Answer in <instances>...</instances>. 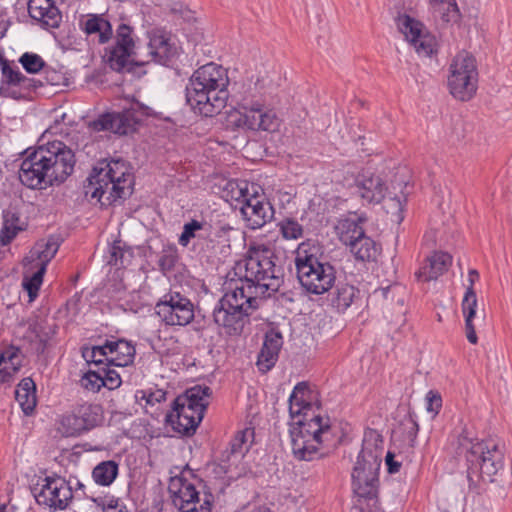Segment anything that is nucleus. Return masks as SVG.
I'll return each instance as SVG.
<instances>
[{
  "label": "nucleus",
  "mask_w": 512,
  "mask_h": 512,
  "mask_svg": "<svg viewBox=\"0 0 512 512\" xmlns=\"http://www.w3.org/2000/svg\"><path fill=\"white\" fill-rule=\"evenodd\" d=\"M239 277L218 301L213 320L228 336H239L250 316L259 308L260 300L277 292L284 282L282 260L266 245L249 247L245 257L234 267Z\"/></svg>",
  "instance_id": "1"
},
{
  "label": "nucleus",
  "mask_w": 512,
  "mask_h": 512,
  "mask_svg": "<svg viewBox=\"0 0 512 512\" xmlns=\"http://www.w3.org/2000/svg\"><path fill=\"white\" fill-rule=\"evenodd\" d=\"M312 391L305 382L298 383L289 397L291 419V448L293 456L300 461H313L323 456L320 447L330 426L320 415L312 410Z\"/></svg>",
  "instance_id": "2"
},
{
  "label": "nucleus",
  "mask_w": 512,
  "mask_h": 512,
  "mask_svg": "<svg viewBox=\"0 0 512 512\" xmlns=\"http://www.w3.org/2000/svg\"><path fill=\"white\" fill-rule=\"evenodd\" d=\"M73 150L61 141H51L28 149L19 170V179L31 189H46L64 183L73 173Z\"/></svg>",
  "instance_id": "3"
},
{
  "label": "nucleus",
  "mask_w": 512,
  "mask_h": 512,
  "mask_svg": "<svg viewBox=\"0 0 512 512\" xmlns=\"http://www.w3.org/2000/svg\"><path fill=\"white\" fill-rule=\"evenodd\" d=\"M228 72L213 62L198 68L186 86V101L194 112L213 117L221 112L229 97Z\"/></svg>",
  "instance_id": "4"
},
{
  "label": "nucleus",
  "mask_w": 512,
  "mask_h": 512,
  "mask_svg": "<svg viewBox=\"0 0 512 512\" xmlns=\"http://www.w3.org/2000/svg\"><path fill=\"white\" fill-rule=\"evenodd\" d=\"M134 178L123 160H103L92 170L84 184L85 196L110 205L131 195Z\"/></svg>",
  "instance_id": "5"
},
{
  "label": "nucleus",
  "mask_w": 512,
  "mask_h": 512,
  "mask_svg": "<svg viewBox=\"0 0 512 512\" xmlns=\"http://www.w3.org/2000/svg\"><path fill=\"white\" fill-rule=\"evenodd\" d=\"M315 246L302 242L297 249L295 266L301 286L310 294L328 292L336 281V269L328 261L317 257Z\"/></svg>",
  "instance_id": "6"
},
{
  "label": "nucleus",
  "mask_w": 512,
  "mask_h": 512,
  "mask_svg": "<svg viewBox=\"0 0 512 512\" xmlns=\"http://www.w3.org/2000/svg\"><path fill=\"white\" fill-rule=\"evenodd\" d=\"M469 446L466 447L467 478L470 487L474 484L473 475L482 480L493 481L499 470L504 466L503 447L493 439L473 441L464 438Z\"/></svg>",
  "instance_id": "7"
},
{
  "label": "nucleus",
  "mask_w": 512,
  "mask_h": 512,
  "mask_svg": "<svg viewBox=\"0 0 512 512\" xmlns=\"http://www.w3.org/2000/svg\"><path fill=\"white\" fill-rule=\"evenodd\" d=\"M448 87L450 93L461 101L470 100L476 93L478 69L476 59L466 51L459 52L449 66Z\"/></svg>",
  "instance_id": "8"
},
{
  "label": "nucleus",
  "mask_w": 512,
  "mask_h": 512,
  "mask_svg": "<svg viewBox=\"0 0 512 512\" xmlns=\"http://www.w3.org/2000/svg\"><path fill=\"white\" fill-rule=\"evenodd\" d=\"M168 491L173 504L181 512H211L214 501L212 493H201L194 484L183 477H172Z\"/></svg>",
  "instance_id": "9"
},
{
  "label": "nucleus",
  "mask_w": 512,
  "mask_h": 512,
  "mask_svg": "<svg viewBox=\"0 0 512 512\" xmlns=\"http://www.w3.org/2000/svg\"><path fill=\"white\" fill-rule=\"evenodd\" d=\"M156 314L169 326H186L194 319V305L178 291H169L155 306Z\"/></svg>",
  "instance_id": "10"
},
{
  "label": "nucleus",
  "mask_w": 512,
  "mask_h": 512,
  "mask_svg": "<svg viewBox=\"0 0 512 512\" xmlns=\"http://www.w3.org/2000/svg\"><path fill=\"white\" fill-rule=\"evenodd\" d=\"M32 494L39 505L53 510L65 509L73 497L72 488L61 477H45L32 488Z\"/></svg>",
  "instance_id": "11"
},
{
  "label": "nucleus",
  "mask_w": 512,
  "mask_h": 512,
  "mask_svg": "<svg viewBox=\"0 0 512 512\" xmlns=\"http://www.w3.org/2000/svg\"><path fill=\"white\" fill-rule=\"evenodd\" d=\"M381 461L369 458L357 457L352 471V486L354 493L365 499H373L378 492V472Z\"/></svg>",
  "instance_id": "12"
},
{
  "label": "nucleus",
  "mask_w": 512,
  "mask_h": 512,
  "mask_svg": "<svg viewBox=\"0 0 512 512\" xmlns=\"http://www.w3.org/2000/svg\"><path fill=\"white\" fill-rule=\"evenodd\" d=\"M397 26L419 56L429 57L436 52V38L425 28L423 23L404 14L398 16Z\"/></svg>",
  "instance_id": "13"
},
{
  "label": "nucleus",
  "mask_w": 512,
  "mask_h": 512,
  "mask_svg": "<svg viewBox=\"0 0 512 512\" xmlns=\"http://www.w3.org/2000/svg\"><path fill=\"white\" fill-rule=\"evenodd\" d=\"M252 194L245 198V203L241 205L240 211L247 227L250 229L262 228L274 216L273 206L263 194H259V187L251 185Z\"/></svg>",
  "instance_id": "14"
},
{
  "label": "nucleus",
  "mask_w": 512,
  "mask_h": 512,
  "mask_svg": "<svg viewBox=\"0 0 512 512\" xmlns=\"http://www.w3.org/2000/svg\"><path fill=\"white\" fill-rule=\"evenodd\" d=\"M134 47L132 28L126 24H120L116 31V43L109 50V66L117 72L123 71L134 62L132 59V56L136 55Z\"/></svg>",
  "instance_id": "15"
},
{
  "label": "nucleus",
  "mask_w": 512,
  "mask_h": 512,
  "mask_svg": "<svg viewBox=\"0 0 512 512\" xmlns=\"http://www.w3.org/2000/svg\"><path fill=\"white\" fill-rule=\"evenodd\" d=\"M354 190L363 204H379L386 196L387 185L381 176L365 171L356 176Z\"/></svg>",
  "instance_id": "16"
},
{
  "label": "nucleus",
  "mask_w": 512,
  "mask_h": 512,
  "mask_svg": "<svg viewBox=\"0 0 512 512\" xmlns=\"http://www.w3.org/2000/svg\"><path fill=\"white\" fill-rule=\"evenodd\" d=\"M241 109L247 110L249 114L250 131L273 133L279 130L281 119L273 109L265 106V102L252 103L246 100Z\"/></svg>",
  "instance_id": "17"
},
{
  "label": "nucleus",
  "mask_w": 512,
  "mask_h": 512,
  "mask_svg": "<svg viewBox=\"0 0 512 512\" xmlns=\"http://www.w3.org/2000/svg\"><path fill=\"white\" fill-rule=\"evenodd\" d=\"M136 120L131 111L122 113H104L88 124L94 132L111 131L119 135H127L135 128Z\"/></svg>",
  "instance_id": "18"
},
{
  "label": "nucleus",
  "mask_w": 512,
  "mask_h": 512,
  "mask_svg": "<svg viewBox=\"0 0 512 512\" xmlns=\"http://www.w3.org/2000/svg\"><path fill=\"white\" fill-rule=\"evenodd\" d=\"M148 38V55L151 60L165 65L176 55L175 44L164 30L153 29L148 32Z\"/></svg>",
  "instance_id": "19"
},
{
  "label": "nucleus",
  "mask_w": 512,
  "mask_h": 512,
  "mask_svg": "<svg viewBox=\"0 0 512 512\" xmlns=\"http://www.w3.org/2000/svg\"><path fill=\"white\" fill-rule=\"evenodd\" d=\"M273 87L272 79L269 77L268 73H259L256 77L253 75L250 78H247L246 82L242 84L241 90L239 93V102L238 105L240 108L244 107V103L246 100L251 101L252 103H263L265 99L263 96L269 92V90Z\"/></svg>",
  "instance_id": "20"
},
{
  "label": "nucleus",
  "mask_w": 512,
  "mask_h": 512,
  "mask_svg": "<svg viewBox=\"0 0 512 512\" xmlns=\"http://www.w3.org/2000/svg\"><path fill=\"white\" fill-rule=\"evenodd\" d=\"M203 416L193 411L192 408L177 406L173 403V411L167 415V422L173 429L186 436L193 435L201 423Z\"/></svg>",
  "instance_id": "21"
},
{
  "label": "nucleus",
  "mask_w": 512,
  "mask_h": 512,
  "mask_svg": "<svg viewBox=\"0 0 512 512\" xmlns=\"http://www.w3.org/2000/svg\"><path fill=\"white\" fill-rule=\"evenodd\" d=\"M28 12L44 28H58L62 15L53 0H29Z\"/></svg>",
  "instance_id": "22"
},
{
  "label": "nucleus",
  "mask_w": 512,
  "mask_h": 512,
  "mask_svg": "<svg viewBox=\"0 0 512 512\" xmlns=\"http://www.w3.org/2000/svg\"><path fill=\"white\" fill-rule=\"evenodd\" d=\"M253 436L254 431L251 429H244L235 434L229 444V448L222 454L223 467L225 468L226 473L232 472L231 466L239 462L244 457L245 453L249 449Z\"/></svg>",
  "instance_id": "23"
},
{
  "label": "nucleus",
  "mask_w": 512,
  "mask_h": 512,
  "mask_svg": "<svg viewBox=\"0 0 512 512\" xmlns=\"http://www.w3.org/2000/svg\"><path fill=\"white\" fill-rule=\"evenodd\" d=\"M282 344V335L279 331L272 329L265 334V339L257 359V366L260 371L267 372L274 367Z\"/></svg>",
  "instance_id": "24"
},
{
  "label": "nucleus",
  "mask_w": 512,
  "mask_h": 512,
  "mask_svg": "<svg viewBox=\"0 0 512 512\" xmlns=\"http://www.w3.org/2000/svg\"><path fill=\"white\" fill-rule=\"evenodd\" d=\"M452 257L445 252H435L426 259L423 266L415 273L418 281L428 282L437 279L448 270Z\"/></svg>",
  "instance_id": "25"
},
{
  "label": "nucleus",
  "mask_w": 512,
  "mask_h": 512,
  "mask_svg": "<svg viewBox=\"0 0 512 512\" xmlns=\"http://www.w3.org/2000/svg\"><path fill=\"white\" fill-rule=\"evenodd\" d=\"M210 395V387L196 385L187 389L185 394L178 396L174 402L177 406L187 407L189 405V408H192L194 412L204 416Z\"/></svg>",
  "instance_id": "26"
},
{
  "label": "nucleus",
  "mask_w": 512,
  "mask_h": 512,
  "mask_svg": "<svg viewBox=\"0 0 512 512\" xmlns=\"http://www.w3.org/2000/svg\"><path fill=\"white\" fill-rule=\"evenodd\" d=\"M365 221L366 218L362 216H354L341 219L336 226L340 241L348 247L357 241L360 237L364 236L366 233L362 224Z\"/></svg>",
  "instance_id": "27"
},
{
  "label": "nucleus",
  "mask_w": 512,
  "mask_h": 512,
  "mask_svg": "<svg viewBox=\"0 0 512 512\" xmlns=\"http://www.w3.org/2000/svg\"><path fill=\"white\" fill-rule=\"evenodd\" d=\"M80 28L87 34H97L99 43L108 42L112 36V26L102 15L89 14L79 21Z\"/></svg>",
  "instance_id": "28"
},
{
  "label": "nucleus",
  "mask_w": 512,
  "mask_h": 512,
  "mask_svg": "<svg viewBox=\"0 0 512 512\" xmlns=\"http://www.w3.org/2000/svg\"><path fill=\"white\" fill-rule=\"evenodd\" d=\"M108 347L109 364L117 367H126L133 363L135 347L126 340L106 341Z\"/></svg>",
  "instance_id": "29"
},
{
  "label": "nucleus",
  "mask_w": 512,
  "mask_h": 512,
  "mask_svg": "<svg viewBox=\"0 0 512 512\" xmlns=\"http://www.w3.org/2000/svg\"><path fill=\"white\" fill-rule=\"evenodd\" d=\"M15 398L25 415H31L36 407V385L32 378H23L15 390Z\"/></svg>",
  "instance_id": "30"
},
{
  "label": "nucleus",
  "mask_w": 512,
  "mask_h": 512,
  "mask_svg": "<svg viewBox=\"0 0 512 512\" xmlns=\"http://www.w3.org/2000/svg\"><path fill=\"white\" fill-rule=\"evenodd\" d=\"M477 297L474 288L467 287L464 298L462 300V312L465 317V330L466 337L471 344H476L478 341L475 327L473 325V318L476 314Z\"/></svg>",
  "instance_id": "31"
},
{
  "label": "nucleus",
  "mask_w": 512,
  "mask_h": 512,
  "mask_svg": "<svg viewBox=\"0 0 512 512\" xmlns=\"http://www.w3.org/2000/svg\"><path fill=\"white\" fill-rule=\"evenodd\" d=\"M348 248L355 259L362 262L375 261L381 251L380 245L366 234L348 246Z\"/></svg>",
  "instance_id": "32"
},
{
  "label": "nucleus",
  "mask_w": 512,
  "mask_h": 512,
  "mask_svg": "<svg viewBox=\"0 0 512 512\" xmlns=\"http://www.w3.org/2000/svg\"><path fill=\"white\" fill-rule=\"evenodd\" d=\"M383 455V437L375 429H367L364 432L362 441V449L359 457L369 458L370 456L375 460L382 461Z\"/></svg>",
  "instance_id": "33"
},
{
  "label": "nucleus",
  "mask_w": 512,
  "mask_h": 512,
  "mask_svg": "<svg viewBox=\"0 0 512 512\" xmlns=\"http://www.w3.org/2000/svg\"><path fill=\"white\" fill-rule=\"evenodd\" d=\"M58 249L59 243L57 239L51 237L46 241L41 240L36 243L26 260L47 266L56 255Z\"/></svg>",
  "instance_id": "34"
},
{
  "label": "nucleus",
  "mask_w": 512,
  "mask_h": 512,
  "mask_svg": "<svg viewBox=\"0 0 512 512\" xmlns=\"http://www.w3.org/2000/svg\"><path fill=\"white\" fill-rule=\"evenodd\" d=\"M359 290L354 286L343 283L336 286L330 294V303L338 312H345L355 300Z\"/></svg>",
  "instance_id": "35"
},
{
  "label": "nucleus",
  "mask_w": 512,
  "mask_h": 512,
  "mask_svg": "<svg viewBox=\"0 0 512 512\" xmlns=\"http://www.w3.org/2000/svg\"><path fill=\"white\" fill-rule=\"evenodd\" d=\"M119 465L114 460H106L97 464L92 471V478L100 486H110L116 479Z\"/></svg>",
  "instance_id": "36"
},
{
  "label": "nucleus",
  "mask_w": 512,
  "mask_h": 512,
  "mask_svg": "<svg viewBox=\"0 0 512 512\" xmlns=\"http://www.w3.org/2000/svg\"><path fill=\"white\" fill-rule=\"evenodd\" d=\"M22 229L18 214L12 210H5L3 212V226L0 230V244L8 245Z\"/></svg>",
  "instance_id": "37"
},
{
  "label": "nucleus",
  "mask_w": 512,
  "mask_h": 512,
  "mask_svg": "<svg viewBox=\"0 0 512 512\" xmlns=\"http://www.w3.org/2000/svg\"><path fill=\"white\" fill-rule=\"evenodd\" d=\"M0 66L2 72V86L0 87L1 95H8L12 89L16 88L22 72L18 66L11 65L8 60L0 56Z\"/></svg>",
  "instance_id": "38"
},
{
  "label": "nucleus",
  "mask_w": 512,
  "mask_h": 512,
  "mask_svg": "<svg viewBox=\"0 0 512 512\" xmlns=\"http://www.w3.org/2000/svg\"><path fill=\"white\" fill-rule=\"evenodd\" d=\"M24 355L21 349L14 345H6L0 348V366H13L14 371H20L23 365Z\"/></svg>",
  "instance_id": "39"
},
{
  "label": "nucleus",
  "mask_w": 512,
  "mask_h": 512,
  "mask_svg": "<svg viewBox=\"0 0 512 512\" xmlns=\"http://www.w3.org/2000/svg\"><path fill=\"white\" fill-rule=\"evenodd\" d=\"M80 418L85 431L95 427L100 421V407L97 405L84 404L75 411Z\"/></svg>",
  "instance_id": "40"
},
{
  "label": "nucleus",
  "mask_w": 512,
  "mask_h": 512,
  "mask_svg": "<svg viewBox=\"0 0 512 512\" xmlns=\"http://www.w3.org/2000/svg\"><path fill=\"white\" fill-rule=\"evenodd\" d=\"M279 231L286 240H298L304 235L303 226L294 218L285 217L278 223Z\"/></svg>",
  "instance_id": "41"
},
{
  "label": "nucleus",
  "mask_w": 512,
  "mask_h": 512,
  "mask_svg": "<svg viewBox=\"0 0 512 512\" xmlns=\"http://www.w3.org/2000/svg\"><path fill=\"white\" fill-rule=\"evenodd\" d=\"M108 347L106 343L102 346H94L92 348H83L82 356L88 363H93L96 366L101 367L109 363Z\"/></svg>",
  "instance_id": "42"
},
{
  "label": "nucleus",
  "mask_w": 512,
  "mask_h": 512,
  "mask_svg": "<svg viewBox=\"0 0 512 512\" xmlns=\"http://www.w3.org/2000/svg\"><path fill=\"white\" fill-rule=\"evenodd\" d=\"M251 185L246 181H229L226 184L225 190L230 195L232 200H235L242 205L245 203V198L252 194Z\"/></svg>",
  "instance_id": "43"
},
{
  "label": "nucleus",
  "mask_w": 512,
  "mask_h": 512,
  "mask_svg": "<svg viewBox=\"0 0 512 512\" xmlns=\"http://www.w3.org/2000/svg\"><path fill=\"white\" fill-rule=\"evenodd\" d=\"M59 429L62 434L67 437L76 436L85 431L84 426L82 425L81 420L78 418L76 412L64 415L61 418Z\"/></svg>",
  "instance_id": "44"
},
{
  "label": "nucleus",
  "mask_w": 512,
  "mask_h": 512,
  "mask_svg": "<svg viewBox=\"0 0 512 512\" xmlns=\"http://www.w3.org/2000/svg\"><path fill=\"white\" fill-rule=\"evenodd\" d=\"M44 82L41 79H35L31 77L25 76L23 73L19 79V82L16 88H19V91L12 90L8 92V95L13 98L25 97L26 94L31 91L37 90L39 87H42Z\"/></svg>",
  "instance_id": "45"
},
{
  "label": "nucleus",
  "mask_w": 512,
  "mask_h": 512,
  "mask_svg": "<svg viewBox=\"0 0 512 512\" xmlns=\"http://www.w3.org/2000/svg\"><path fill=\"white\" fill-rule=\"evenodd\" d=\"M249 114L247 110L235 109L227 116V126L232 129H242L250 131Z\"/></svg>",
  "instance_id": "46"
},
{
  "label": "nucleus",
  "mask_w": 512,
  "mask_h": 512,
  "mask_svg": "<svg viewBox=\"0 0 512 512\" xmlns=\"http://www.w3.org/2000/svg\"><path fill=\"white\" fill-rule=\"evenodd\" d=\"M406 202V194L401 192V196L395 195L386 200L384 208L388 214L396 217V221L400 222L403 220V208Z\"/></svg>",
  "instance_id": "47"
},
{
  "label": "nucleus",
  "mask_w": 512,
  "mask_h": 512,
  "mask_svg": "<svg viewBox=\"0 0 512 512\" xmlns=\"http://www.w3.org/2000/svg\"><path fill=\"white\" fill-rule=\"evenodd\" d=\"M104 384L100 368L88 371L81 379V385L92 392H98Z\"/></svg>",
  "instance_id": "48"
},
{
  "label": "nucleus",
  "mask_w": 512,
  "mask_h": 512,
  "mask_svg": "<svg viewBox=\"0 0 512 512\" xmlns=\"http://www.w3.org/2000/svg\"><path fill=\"white\" fill-rule=\"evenodd\" d=\"M200 230H202V222L198 220L193 219L190 222L185 223L183 231L179 236L178 243L183 247H187L191 239L196 238V234L197 232H200Z\"/></svg>",
  "instance_id": "49"
},
{
  "label": "nucleus",
  "mask_w": 512,
  "mask_h": 512,
  "mask_svg": "<svg viewBox=\"0 0 512 512\" xmlns=\"http://www.w3.org/2000/svg\"><path fill=\"white\" fill-rule=\"evenodd\" d=\"M19 62L28 73H37L45 65L43 59L39 55L33 53H24L20 57Z\"/></svg>",
  "instance_id": "50"
},
{
  "label": "nucleus",
  "mask_w": 512,
  "mask_h": 512,
  "mask_svg": "<svg viewBox=\"0 0 512 512\" xmlns=\"http://www.w3.org/2000/svg\"><path fill=\"white\" fill-rule=\"evenodd\" d=\"M111 365L112 364L107 363L99 368L102 379L105 382L104 386L109 389H115L121 385V377L116 370L110 368Z\"/></svg>",
  "instance_id": "51"
},
{
  "label": "nucleus",
  "mask_w": 512,
  "mask_h": 512,
  "mask_svg": "<svg viewBox=\"0 0 512 512\" xmlns=\"http://www.w3.org/2000/svg\"><path fill=\"white\" fill-rule=\"evenodd\" d=\"M435 4H446L447 10L442 13L444 22H457L460 19V11L456 0H431Z\"/></svg>",
  "instance_id": "52"
},
{
  "label": "nucleus",
  "mask_w": 512,
  "mask_h": 512,
  "mask_svg": "<svg viewBox=\"0 0 512 512\" xmlns=\"http://www.w3.org/2000/svg\"><path fill=\"white\" fill-rule=\"evenodd\" d=\"M178 260L176 250H164L158 259V265L163 272L171 271Z\"/></svg>",
  "instance_id": "53"
},
{
  "label": "nucleus",
  "mask_w": 512,
  "mask_h": 512,
  "mask_svg": "<svg viewBox=\"0 0 512 512\" xmlns=\"http://www.w3.org/2000/svg\"><path fill=\"white\" fill-rule=\"evenodd\" d=\"M22 285H23V288L28 293L29 301H33L37 297V295H38V291H39V289L41 287V284L39 282H37L36 280H34L29 275V270L28 269H27V271L24 274Z\"/></svg>",
  "instance_id": "54"
},
{
  "label": "nucleus",
  "mask_w": 512,
  "mask_h": 512,
  "mask_svg": "<svg viewBox=\"0 0 512 512\" xmlns=\"http://www.w3.org/2000/svg\"><path fill=\"white\" fill-rule=\"evenodd\" d=\"M427 400V410L429 412H433L434 414H437L439 412V409L442 406V399L438 392L435 391H429L426 395Z\"/></svg>",
  "instance_id": "55"
},
{
  "label": "nucleus",
  "mask_w": 512,
  "mask_h": 512,
  "mask_svg": "<svg viewBox=\"0 0 512 512\" xmlns=\"http://www.w3.org/2000/svg\"><path fill=\"white\" fill-rule=\"evenodd\" d=\"M31 266L28 268L29 275L42 285L43 277L46 272L47 266L38 264L37 262H30Z\"/></svg>",
  "instance_id": "56"
},
{
  "label": "nucleus",
  "mask_w": 512,
  "mask_h": 512,
  "mask_svg": "<svg viewBox=\"0 0 512 512\" xmlns=\"http://www.w3.org/2000/svg\"><path fill=\"white\" fill-rule=\"evenodd\" d=\"M18 372L13 370V366H0V384L11 383Z\"/></svg>",
  "instance_id": "57"
},
{
  "label": "nucleus",
  "mask_w": 512,
  "mask_h": 512,
  "mask_svg": "<svg viewBox=\"0 0 512 512\" xmlns=\"http://www.w3.org/2000/svg\"><path fill=\"white\" fill-rule=\"evenodd\" d=\"M385 462L387 465V470L389 473H397L400 470L401 462L395 460V456L392 452H387L385 457Z\"/></svg>",
  "instance_id": "58"
},
{
  "label": "nucleus",
  "mask_w": 512,
  "mask_h": 512,
  "mask_svg": "<svg viewBox=\"0 0 512 512\" xmlns=\"http://www.w3.org/2000/svg\"><path fill=\"white\" fill-rule=\"evenodd\" d=\"M406 426L408 432V438L410 442H413L417 436L418 424L411 417L405 420L403 423Z\"/></svg>",
  "instance_id": "59"
},
{
  "label": "nucleus",
  "mask_w": 512,
  "mask_h": 512,
  "mask_svg": "<svg viewBox=\"0 0 512 512\" xmlns=\"http://www.w3.org/2000/svg\"><path fill=\"white\" fill-rule=\"evenodd\" d=\"M103 512H129L126 505L119 503L118 500H111L103 507Z\"/></svg>",
  "instance_id": "60"
},
{
  "label": "nucleus",
  "mask_w": 512,
  "mask_h": 512,
  "mask_svg": "<svg viewBox=\"0 0 512 512\" xmlns=\"http://www.w3.org/2000/svg\"><path fill=\"white\" fill-rule=\"evenodd\" d=\"M211 236H212L211 225L207 224L206 222H202V230H200V232H197L196 239L206 240V239H210Z\"/></svg>",
  "instance_id": "61"
},
{
  "label": "nucleus",
  "mask_w": 512,
  "mask_h": 512,
  "mask_svg": "<svg viewBox=\"0 0 512 512\" xmlns=\"http://www.w3.org/2000/svg\"><path fill=\"white\" fill-rule=\"evenodd\" d=\"M110 254H111V257H110L109 263L117 265L118 259L121 258L123 255L122 249L117 245H113L110 249Z\"/></svg>",
  "instance_id": "62"
},
{
  "label": "nucleus",
  "mask_w": 512,
  "mask_h": 512,
  "mask_svg": "<svg viewBox=\"0 0 512 512\" xmlns=\"http://www.w3.org/2000/svg\"><path fill=\"white\" fill-rule=\"evenodd\" d=\"M58 78H59V75L55 71H51V72L46 71L45 80L47 83H49L51 85H56V84H58Z\"/></svg>",
  "instance_id": "63"
},
{
  "label": "nucleus",
  "mask_w": 512,
  "mask_h": 512,
  "mask_svg": "<svg viewBox=\"0 0 512 512\" xmlns=\"http://www.w3.org/2000/svg\"><path fill=\"white\" fill-rule=\"evenodd\" d=\"M140 512H163V508L159 502H154L152 505L141 509Z\"/></svg>",
  "instance_id": "64"
}]
</instances>
